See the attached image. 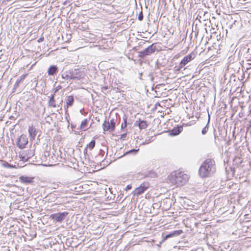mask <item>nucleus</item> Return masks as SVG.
I'll use <instances>...</instances> for the list:
<instances>
[{"mask_svg": "<svg viewBox=\"0 0 251 251\" xmlns=\"http://www.w3.org/2000/svg\"><path fill=\"white\" fill-rule=\"evenodd\" d=\"M216 171L215 161L214 159L206 158L201 164L199 174L201 177H207L212 176Z\"/></svg>", "mask_w": 251, "mask_h": 251, "instance_id": "f257e3e1", "label": "nucleus"}, {"mask_svg": "<svg viewBox=\"0 0 251 251\" xmlns=\"http://www.w3.org/2000/svg\"><path fill=\"white\" fill-rule=\"evenodd\" d=\"M168 179L170 183L179 186L185 184L188 180L189 177L184 172L177 171L172 172L168 176Z\"/></svg>", "mask_w": 251, "mask_h": 251, "instance_id": "f03ea898", "label": "nucleus"}, {"mask_svg": "<svg viewBox=\"0 0 251 251\" xmlns=\"http://www.w3.org/2000/svg\"><path fill=\"white\" fill-rule=\"evenodd\" d=\"M85 75L84 72L80 69H71L64 72L61 76L63 79L70 82L72 80H80L84 77Z\"/></svg>", "mask_w": 251, "mask_h": 251, "instance_id": "7ed1b4c3", "label": "nucleus"}, {"mask_svg": "<svg viewBox=\"0 0 251 251\" xmlns=\"http://www.w3.org/2000/svg\"><path fill=\"white\" fill-rule=\"evenodd\" d=\"M196 57L195 53L193 51L190 54L185 56L181 60L178 66L174 67V71L176 73L179 72L181 69L184 68L189 62L193 60Z\"/></svg>", "mask_w": 251, "mask_h": 251, "instance_id": "20e7f679", "label": "nucleus"}, {"mask_svg": "<svg viewBox=\"0 0 251 251\" xmlns=\"http://www.w3.org/2000/svg\"><path fill=\"white\" fill-rule=\"evenodd\" d=\"M156 49V46L154 44L148 47L144 50L138 52V57L143 58L146 56L150 55L154 53Z\"/></svg>", "mask_w": 251, "mask_h": 251, "instance_id": "39448f33", "label": "nucleus"}, {"mask_svg": "<svg viewBox=\"0 0 251 251\" xmlns=\"http://www.w3.org/2000/svg\"><path fill=\"white\" fill-rule=\"evenodd\" d=\"M68 212H63L51 214L50 218L56 222L61 223L68 215Z\"/></svg>", "mask_w": 251, "mask_h": 251, "instance_id": "423d86ee", "label": "nucleus"}, {"mask_svg": "<svg viewBox=\"0 0 251 251\" xmlns=\"http://www.w3.org/2000/svg\"><path fill=\"white\" fill-rule=\"evenodd\" d=\"M150 184L148 182L146 181L141 183L140 186L136 188L133 192L134 196H139L143 194L145 190L149 188Z\"/></svg>", "mask_w": 251, "mask_h": 251, "instance_id": "0eeeda50", "label": "nucleus"}, {"mask_svg": "<svg viewBox=\"0 0 251 251\" xmlns=\"http://www.w3.org/2000/svg\"><path fill=\"white\" fill-rule=\"evenodd\" d=\"M28 143V139L25 135L22 134L19 138L17 143V146L21 149L25 147Z\"/></svg>", "mask_w": 251, "mask_h": 251, "instance_id": "6e6552de", "label": "nucleus"}, {"mask_svg": "<svg viewBox=\"0 0 251 251\" xmlns=\"http://www.w3.org/2000/svg\"><path fill=\"white\" fill-rule=\"evenodd\" d=\"M34 177H29L25 176H22L19 177V180L21 182L25 184H31L33 182Z\"/></svg>", "mask_w": 251, "mask_h": 251, "instance_id": "1a4fd4ad", "label": "nucleus"}, {"mask_svg": "<svg viewBox=\"0 0 251 251\" xmlns=\"http://www.w3.org/2000/svg\"><path fill=\"white\" fill-rule=\"evenodd\" d=\"M183 232V231L181 229L179 230H174L171 232H170L169 234L166 235L164 238V240H166L168 239L169 238L172 237H176L180 235L181 234H182Z\"/></svg>", "mask_w": 251, "mask_h": 251, "instance_id": "9d476101", "label": "nucleus"}, {"mask_svg": "<svg viewBox=\"0 0 251 251\" xmlns=\"http://www.w3.org/2000/svg\"><path fill=\"white\" fill-rule=\"evenodd\" d=\"M66 105L64 106V108L66 110V113L68 111V108L69 107L72 106L73 105L74 102V98L73 96H69L67 97L66 99Z\"/></svg>", "mask_w": 251, "mask_h": 251, "instance_id": "9b49d317", "label": "nucleus"}, {"mask_svg": "<svg viewBox=\"0 0 251 251\" xmlns=\"http://www.w3.org/2000/svg\"><path fill=\"white\" fill-rule=\"evenodd\" d=\"M28 131L29 133V137L30 138V140H34L36 135V128L33 126H29Z\"/></svg>", "mask_w": 251, "mask_h": 251, "instance_id": "f8f14e48", "label": "nucleus"}, {"mask_svg": "<svg viewBox=\"0 0 251 251\" xmlns=\"http://www.w3.org/2000/svg\"><path fill=\"white\" fill-rule=\"evenodd\" d=\"M134 125L138 126L139 128L142 130L146 128L148 126L147 122L144 120H141L139 119V121H136Z\"/></svg>", "mask_w": 251, "mask_h": 251, "instance_id": "ddd939ff", "label": "nucleus"}, {"mask_svg": "<svg viewBox=\"0 0 251 251\" xmlns=\"http://www.w3.org/2000/svg\"><path fill=\"white\" fill-rule=\"evenodd\" d=\"M183 127L182 126H179L174 127L170 131V134L172 136H176L178 135L182 131Z\"/></svg>", "mask_w": 251, "mask_h": 251, "instance_id": "4468645a", "label": "nucleus"}, {"mask_svg": "<svg viewBox=\"0 0 251 251\" xmlns=\"http://www.w3.org/2000/svg\"><path fill=\"white\" fill-rule=\"evenodd\" d=\"M58 72V68L56 65L50 66L48 70V74L49 75H54Z\"/></svg>", "mask_w": 251, "mask_h": 251, "instance_id": "2eb2a0df", "label": "nucleus"}, {"mask_svg": "<svg viewBox=\"0 0 251 251\" xmlns=\"http://www.w3.org/2000/svg\"><path fill=\"white\" fill-rule=\"evenodd\" d=\"M102 128L104 131H113L115 129L111 127V126L109 122L107 121H104L102 124Z\"/></svg>", "mask_w": 251, "mask_h": 251, "instance_id": "dca6fc26", "label": "nucleus"}, {"mask_svg": "<svg viewBox=\"0 0 251 251\" xmlns=\"http://www.w3.org/2000/svg\"><path fill=\"white\" fill-rule=\"evenodd\" d=\"M49 106L55 107L56 104L54 100V94L51 95L50 97V100L48 101Z\"/></svg>", "mask_w": 251, "mask_h": 251, "instance_id": "f3484780", "label": "nucleus"}, {"mask_svg": "<svg viewBox=\"0 0 251 251\" xmlns=\"http://www.w3.org/2000/svg\"><path fill=\"white\" fill-rule=\"evenodd\" d=\"M25 76L26 75H23L20 76V78L17 80L14 85V89H16L19 87L20 83L25 79Z\"/></svg>", "mask_w": 251, "mask_h": 251, "instance_id": "a211bd4d", "label": "nucleus"}, {"mask_svg": "<svg viewBox=\"0 0 251 251\" xmlns=\"http://www.w3.org/2000/svg\"><path fill=\"white\" fill-rule=\"evenodd\" d=\"M88 121L87 119H84L83 120L80 125V128L83 131H85L87 130V126L88 124Z\"/></svg>", "mask_w": 251, "mask_h": 251, "instance_id": "6ab92c4d", "label": "nucleus"}, {"mask_svg": "<svg viewBox=\"0 0 251 251\" xmlns=\"http://www.w3.org/2000/svg\"><path fill=\"white\" fill-rule=\"evenodd\" d=\"M139 149L130 150L128 151H126V152H125L124 153V154L121 156V157L124 156L128 154H136L137 153V152L139 151Z\"/></svg>", "mask_w": 251, "mask_h": 251, "instance_id": "aec40b11", "label": "nucleus"}, {"mask_svg": "<svg viewBox=\"0 0 251 251\" xmlns=\"http://www.w3.org/2000/svg\"><path fill=\"white\" fill-rule=\"evenodd\" d=\"M209 121H210V115H209V114H208V122H207L206 125L202 129V131H201V133L203 135L205 134L208 130V128H209L208 125H209Z\"/></svg>", "mask_w": 251, "mask_h": 251, "instance_id": "412c9836", "label": "nucleus"}, {"mask_svg": "<svg viewBox=\"0 0 251 251\" xmlns=\"http://www.w3.org/2000/svg\"><path fill=\"white\" fill-rule=\"evenodd\" d=\"M2 166L8 168H15V166L9 164L5 161H3Z\"/></svg>", "mask_w": 251, "mask_h": 251, "instance_id": "4be33fe9", "label": "nucleus"}, {"mask_svg": "<svg viewBox=\"0 0 251 251\" xmlns=\"http://www.w3.org/2000/svg\"><path fill=\"white\" fill-rule=\"evenodd\" d=\"M205 14H206V12H204L202 10L199 11V13L198 14V16L196 18V21L198 20L200 22H201V18L202 15L204 16Z\"/></svg>", "mask_w": 251, "mask_h": 251, "instance_id": "5701e85b", "label": "nucleus"}, {"mask_svg": "<svg viewBox=\"0 0 251 251\" xmlns=\"http://www.w3.org/2000/svg\"><path fill=\"white\" fill-rule=\"evenodd\" d=\"M126 120H127V117L126 115H124L123 117L124 122H123L121 124V128L122 129H124L126 127V126H127Z\"/></svg>", "mask_w": 251, "mask_h": 251, "instance_id": "b1692460", "label": "nucleus"}, {"mask_svg": "<svg viewBox=\"0 0 251 251\" xmlns=\"http://www.w3.org/2000/svg\"><path fill=\"white\" fill-rule=\"evenodd\" d=\"M146 177H151V178H154L156 177V174L154 172H149L146 176Z\"/></svg>", "mask_w": 251, "mask_h": 251, "instance_id": "393cba45", "label": "nucleus"}, {"mask_svg": "<svg viewBox=\"0 0 251 251\" xmlns=\"http://www.w3.org/2000/svg\"><path fill=\"white\" fill-rule=\"evenodd\" d=\"M96 142L94 140H92L87 145V148H89L90 150H92L95 146Z\"/></svg>", "mask_w": 251, "mask_h": 251, "instance_id": "a878e982", "label": "nucleus"}, {"mask_svg": "<svg viewBox=\"0 0 251 251\" xmlns=\"http://www.w3.org/2000/svg\"><path fill=\"white\" fill-rule=\"evenodd\" d=\"M31 157V156H28L27 155H23L22 154H21L20 156V158H21V160L23 161H27L29 158H30Z\"/></svg>", "mask_w": 251, "mask_h": 251, "instance_id": "bb28decb", "label": "nucleus"}, {"mask_svg": "<svg viewBox=\"0 0 251 251\" xmlns=\"http://www.w3.org/2000/svg\"><path fill=\"white\" fill-rule=\"evenodd\" d=\"M109 124L111 126V127L115 129L116 125L115 120L114 119H111Z\"/></svg>", "mask_w": 251, "mask_h": 251, "instance_id": "cd10ccee", "label": "nucleus"}, {"mask_svg": "<svg viewBox=\"0 0 251 251\" xmlns=\"http://www.w3.org/2000/svg\"><path fill=\"white\" fill-rule=\"evenodd\" d=\"M126 136H127V134H126V133H123V134H122L121 135L120 139H121V140H126Z\"/></svg>", "mask_w": 251, "mask_h": 251, "instance_id": "c85d7f7f", "label": "nucleus"}, {"mask_svg": "<svg viewBox=\"0 0 251 251\" xmlns=\"http://www.w3.org/2000/svg\"><path fill=\"white\" fill-rule=\"evenodd\" d=\"M143 17H144V16H143L142 11H141L138 16V19L139 21H142L143 19Z\"/></svg>", "mask_w": 251, "mask_h": 251, "instance_id": "c756f323", "label": "nucleus"}, {"mask_svg": "<svg viewBox=\"0 0 251 251\" xmlns=\"http://www.w3.org/2000/svg\"><path fill=\"white\" fill-rule=\"evenodd\" d=\"M104 151H102L101 150H100V152H99V155L97 156V158H99L100 156L103 157V155H104Z\"/></svg>", "mask_w": 251, "mask_h": 251, "instance_id": "7c9ffc66", "label": "nucleus"}, {"mask_svg": "<svg viewBox=\"0 0 251 251\" xmlns=\"http://www.w3.org/2000/svg\"><path fill=\"white\" fill-rule=\"evenodd\" d=\"M44 37H41L37 40V42L38 43H41V42H43L44 41Z\"/></svg>", "mask_w": 251, "mask_h": 251, "instance_id": "2f4dec72", "label": "nucleus"}, {"mask_svg": "<svg viewBox=\"0 0 251 251\" xmlns=\"http://www.w3.org/2000/svg\"><path fill=\"white\" fill-rule=\"evenodd\" d=\"M131 188V186L130 185H128L126 186V187L125 188V190L127 191L128 190H129Z\"/></svg>", "mask_w": 251, "mask_h": 251, "instance_id": "473e14b6", "label": "nucleus"}, {"mask_svg": "<svg viewBox=\"0 0 251 251\" xmlns=\"http://www.w3.org/2000/svg\"><path fill=\"white\" fill-rule=\"evenodd\" d=\"M87 148L86 147L84 150L83 152H84V154L87 153Z\"/></svg>", "mask_w": 251, "mask_h": 251, "instance_id": "72a5a7b5", "label": "nucleus"}, {"mask_svg": "<svg viewBox=\"0 0 251 251\" xmlns=\"http://www.w3.org/2000/svg\"><path fill=\"white\" fill-rule=\"evenodd\" d=\"M58 89L57 88H56L55 91H54V94H55V93H56L58 91Z\"/></svg>", "mask_w": 251, "mask_h": 251, "instance_id": "f704fd0d", "label": "nucleus"}, {"mask_svg": "<svg viewBox=\"0 0 251 251\" xmlns=\"http://www.w3.org/2000/svg\"><path fill=\"white\" fill-rule=\"evenodd\" d=\"M212 29H213V30H214V29H215V28H214V26H212Z\"/></svg>", "mask_w": 251, "mask_h": 251, "instance_id": "c9c22d12", "label": "nucleus"}, {"mask_svg": "<svg viewBox=\"0 0 251 251\" xmlns=\"http://www.w3.org/2000/svg\"><path fill=\"white\" fill-rule=\"evenodd\" d=\"M212 29H213V30H214V29H215V28H214V26H212Z\"/></svg>", "mask_w": 251, "mask_h": 251, "instance_id": "e433bc0d", "label": "nucleus"}, {"mask_svg": "<svg viewBox=\"0 0 251 251\" xmlns=\"http://www.w3.org/2000/svg\"><path fill=\"white\" fill-rule=\"evenodd\" d=\"M104 88L105 89H107V87H104Z\"/></svg>", "mask_w": 251, "mask_h": 251, "instance_id": "4c0bfd02", "label": "nucleus"}, {"mask_svg": "<svg viewBox=\"0 0 251 251\" xmlns=\"http://www.w3.org/2000/svg\"><path fill=\"white\" fill-rule=\"evenodd\" d=\"M0 162H1V161H3V160H2L0 159Z\"/></svg>", "mask_w": 251, "mask_h": 251, "instance_id": "58836bf2", "label": "nucleus"}, {"mask_svg": "<svg viewBox=\"0 0 251 251\" xmlns=\"http://www.w3.org/2000/svg\"><path fill=\"white\" fill-rule=\"evenodd\" d=\"M1 86L0 85V89H1Z\"/></svg>", "mask_w": 251, "mask_h": 251, "instance_id": "ea45409f", "label": "nucleus"}]
</instances>
